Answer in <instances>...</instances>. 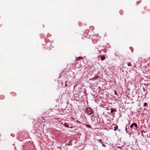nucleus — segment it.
<instances>
[{
    "mask_svg": "<svg viewBox=\"0 0 150 150\" xmlns=\"http://www.w3.org/2000/svg\"><path fill=\"white\" fill-rule=\"evenodd\" d=\"M105 59V56H102L101 57V59L102 60H104Z\"/></svg>",
    "mask_w": 150,
    "mask_h": 150,
    "instance_id": "4",
    "label": "nucleus"
},
{
    "mask_svg": "<svg viewBox=\"0 0 150 150\" xmlns=\"http://www.w3.org/2000/svg\"><path fill=\"white\" fill-rule=\"evenodd\" d=\"M88 127H91L90 126H88Z\"/></svg>",
    "mask_w": 150,
    "mask_h": 150,
    "instance_id": "13",
    "label": "nucleus"
},
{
    "mask_svg": "<svg viewBox=\"0 0 150 150\" xmlns=\"http://www.w3.org/2000/svg\"><path fill=\"white\" fill-rule=\"evenodd\" d=\"M89 109L91 111L89 114L90 115L92 114L93 113V111L91 109L89 108Z\"/></svg>",
    "mask_w": 150,
    "mask_h": 150,
    "instance_id": "5",
    "label": "nucleus"
},
{
    "mask_svg": "<svg viewBox=\"0 0 150 150\" xmlns=\"http://www.w3.org/2000/svg\"><path fill=\"white\" fill-rule=\"evenodd\" d=\"M127 65L129 66H131V63L130 62H128L127 63Z\"/></svg>",
    "mask_w": 150,
    "mask_h": 150,
    "instance_id": "8",
    "label": "nucleus"
},
{
    "mask_svg": "<svg viewBox=\"0 0 150 150\" xmlns=\"http://www.w3.org/2000/svg\"><path fill=\"white\" fill-rule=\"evenodd\" d=\"M118 129V126L116 125L115 127H114V130L116 131Z\"/></svg>",
    "mask_w": 150,
    "mask_h": 150,
    "instance_id": "3",
    "label": "nucleus"
},
{
    "mask_svg": "<svg viewBox=\"0 0 150 150\" xmlns=\"http://www.w3.org/2000/svg\"><path fill=\"white\" fill-rule=\"evenodd\" d=\"M99 77V76H97V77L95 79H98Z\"/></svg>",
    "mask_w": 150,
    "mask_h": 150,
    "instance_id": "12",
    "label": "nucleus"
},
{
    "mask_svg": "<svg viewBox=\"0 0 150 150\" xmlns=\"http://www.w3.org/2000/svg\"><path fill=\"white\" fill-rule=\"evenodd\" d=\"M134 125V123H133V124H132L131 125H130V127L131 128V129H132V128H133V127Z\"/></svg>",
    "mask_w": 150,
    "mask_h": 150,
    "instance_id": "7",
    "label": "nucleus"
},
{
    "mask_svg": "<svg viewBox=\"0 0 150 150\" xmlns=\"http://www.w3.org/2000/svg\"><path fill=\"white\" fill-rule=\"evenodd\" d=\"M116 110H115V109H112V108H111V113H112L113 112H116Z\"/></svg>",
    "mask_w": 150,
    "mask_h": 150,
    "instance_id": "2",
    "label": "nucleus"
},
{
    "mask_svg": "<svg viewBox=\"0 0 150 150\" xmlns=\"http://www.w3.org/2000/svg\"><path fill=\"white\" fill-rule=\"evenodd\" d=\"M82 59V57H79L76 59V61H78L79 60Z\"/></svg>",
    "mask_w": 150,
    "mask_h": 150,
    "instance_id": "1",
    "label": "nucleus"
},
{
    "mask_svg": "<svg viewBox=\"0 0 150 150\" xmlns=\"http://www.w3.org/2000/svg\"><path fill=\"white\" fill-rule=\"evenodd\" d=\"M147 105V103H144V107H146V106Z\"/></svg>",
    "mask_w": 150,
    "mask_h": 150,
    "instance_id": "9",
    "label": "nucleus"
},
{
    "mask_svg": "<svg viewBox=\"0 0 150 150\" xmlns=\"http://www.w3.org/2000/svg\"><path fill=\"white\" fill-rule=\"evenodd\" d=\"M65 125L66 126V127H69L68 126L66 125L65 123Z\"/></svg>",
    "mask_w": 150,
    "mask_h": 150,
    "instance_id": "11",
    "label": "nucleus"
},
{
    "mask_svg": "<svg viewBox=\"0 0 150 150\" xmlns=\"http://www.w3.org/2000/svg\"><path fill=\"white\" fill-rule=\"evenodd\" d=\"M134 127L136 128V129H137V125L136 123H134Z\"/></svg>",
    "mask_w": 150,
    "mask_h": 150,
    "instance_id": "6",
    "label": "nucleus"
},
{
    "mask_svg": "<svg viewBox=\"0 0 150 150\" xmlns=\"http://www.w3.org/2000/svg\"><path fill=\"white\" fill-rule=\"evenodd\" d=\"M125 129H126V131L127 132V133L128 132H127V126H126V128Z\"/></svg>",
    "mask_w": 150,
    "mask_h": 150,
    "instance_id": "10",
    "label": "nucleus"
},
{
    "mask_svg": "<svg viewBox=\"0 0 150 150\" xmlns=\"http://www.w3.org/2000/svg\"><path fill=\"white\" fill-rule=\"evenodd\" d=\"M115 93V94H116V92Z\"/></svg>",
    "mask_w": 150,
    "mask_h": 150,
    "instance_id": "14",
    "label": "nucleus"
}]
</instances>
